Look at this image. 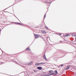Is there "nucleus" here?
Listing matches in <instances>:
<instances>
[{
    "label": "nucleus",
    "mask_w": 76,
    "mask_h": 76,
    "mask_svg": "<svg viewBox=\"0 0 76 76\" xmlns=\"http://www.w3.org/2000/svg\"><path fill=\"white\" fill-rule=\"evenodd\" d=\"M11 61H12V62H14L15 63H16V64H18V65H19L20 66H22V67H24V66L20 65V64H19L18 63V62H16L15 61V60H13V59H12L11 60Z\"/></svg>",
    "instance_id": "nucleus-1"
},
{
    "label": "nucleus",
    "mask_w": 76,
    "mask_h": 76,
    "mask_svg": "<svg viewBox=\"0 0 76 76\" xmlns=\"http://www.w3.org/2000/svg\"><path fill=\"white\" fill-rule=\"evenodd\" d=\"M0 31H1V30L0 29Z\"/></svg>",
    "instance_id": "nucleus-24"
},
{
    "label": "nucleus",
    "mask_w": 76,
    "mask_h": 76,
    "mask_svg": "<svg viewBox=\"0 0 76 76\" xmlns=\"http://www.w3.org/2000/svg\"><path fill=\"white\" fill-rule=\"evenodd\" d=\"M44 59L46 60V61H48L47 59L46 58V57L44 58Z\"/></svg>",
    "instance_id": "nucleus-14"
},
{
    "label": "nucleus",
    "mask_w": 76,
    "mask_h": 76,
    "mask_svg": "<svg viewBox=\"0 0 76 76\" xmlns=\"http://www.w3.org/2000/svg\"><path fill=\"white\" fill-rule=\"evenodd\" d=\"M37 69H38V70H41L42 68L41 66H38L37 67Z\"/></svg>",
    "instance_id": "nucleus-4"
},
{
    "label": "nucleus",
    "mask_w": 76,
    "mask_h": 76,
    "mask_svg": "<svg viewBox=\"0 0 76 76\" xmlns=\"http://www.w3.org/2000/svg\"><path fill=\"white\" fill-rule=\"evenodd\" d=\"M34 35L35 38H39V37H40V36L38 34H35Z\"/></svg>",
    "instance_id": "nucleus-3"
},
{
    "label": "nucleus",
    "mask_w": 76,
    "mask_h": 76,
    "mask_svg": "<svg viewBox=\"0 0 76 76\" xmlns=\"http://www.w3.org/2000/svg\"><path fill=\"white\" fill-rule=\"evenodd\" d=\"M38 65H40V63H38V64H35V66H38Z\"/></svg>",
    "instance_id": "nucleus-13"
},
{
    "label": "nucleus",
    "mask_w": 76,
    "mask_h": 76,
    "mask_svg": "<svg viewBox=\"0 0 76 76\" xmlns=\"http://www.w3.org/2000/svg\"><path fill=\"white\" fill-rule=\"evenodd\" d=\"M50 75H57L55 73H51L50 74Z\"/></svg>",
    "instance_id": "nucleus-6"
},
{
    "label": "nucleus",
    "mask_w": 76,
    "mask_h": 76,
    "mask_svg": "<svg viewBox=\"0 0 76 76\" xmlns=\"http://www.w3.org/2000/svg\"><path fill=\"white\" fill-rule=\"evenodd\" d=\"M45 16H46V15H45V17H44V18H45Z\"/></svg>",
    "instance_id": "nucleus-22"
},
{
    "label": "nucleus",
    "mask_w": 76,
    "mask_h": 76,
    "mask_svg": "<svg viewBox=\"0 0 76 76\" xmlns=\"http://www.w3.org/2000/svg\"><path fill=\"white\" fill-rule=\"evenodd\" d=\"M42 76H50V75H43Z\"/></svg>",
    "instance_id": "nucleus-12"
},
{
    "label": "nucleus",
    "mask_w": 76,
    "mask_h": 76,
    "mask_svg": "<svg viewBox=\"0 0 76 76\" xmlns=\"http://www.w3.org/2000/svg\"><path fill=\"white\" fill-rule=\"evenodd\" d=\"M18 24H19V25H22V24H20V23H17Z\"/></svg>",
    "instance_id": "nucleus-18"
},
{
    "label": "nucleus",
    "mask_w": 76,
    "mask_h": 76,
    "mask_svg": "<svg viewBox=\"0 0 76 76\" xmlns=\"http://www.w3.org/2000/svg\"><path fill=\"white\" fill-rule=\"evenodd\" d=\"M60 35H61V34H60Z\"/></svg>",
    "instance_id": "nucleus-25"
},
{
    "label": "nucleus",
    "mask_w": 76,
    "mask_h": 76,
    "mask_svg": "<svg viewBox=\"0 0 76 76\" xmlns=\"http://www.w3.org/2000/svg\"><path fill=\"white\" fill-rule=\"evenodd\" d=\"M26 50H27V51H31V50L29 48H27L26 49Z\"/></svg>",
    "instance_id": "nucleus-8"
},
{
    "label": "nucleus",
    "mask_w": 76,
    "mask_h": 76,
    "mask_svg": "<svg viewBox=\"0 0 76 76\" xmlns=\"http://www.w3.org/2000/svg\"><path fill=\"white\" fill-rule=\"evenodd\" d=\"M43 57H45V56H43Z\"/></svg>",
    "instance_id": "nucleus-23"
},
{
    "label": "nucleus",
    "mask_w": 76,
    "mask_h": 76,
    "mask_svg": "<svg viewBox=\"0 0 76 76\" xmlns=\"http://www.w3.org/2000/svg\"><path fill=\"white\" fill-rule=\"evenodd\" d=\"M46 29H48V28L47 27H46Z\"/></svg>",
    "instance_id": "nucleus-19"
},
{
    "label": "nucleus",
    "mask_w": 76,
    "mask_h": 76,
    "mask_svg": "<svg viewBox=\"0 0 76 76\" xmlns=\"http://www.w3.org/2000/svg\"><path fill=\"white\" fill-rule=\"evenodd\" d=\"M58 59V58L57 57H54L53 58V59H54V60H55V61H57Z\"/></svg>",
    "instance_id": "nucleus-5"
},
{
    "label": "nucleus",
    "mask_w": 76,
    "mask_h": 76,
    "mask_svg": "<svg viewBox=\"0 0 76 76\" xmlns=\"http://www.w3.org/2000/svg\"><path fill=\"white\" fill-rule=\"evenodd\" d=\"M53 70H50L49 71V73H53Z\"/></svg>",
    "instance_id": "nucleus-10"
},
{
    "label": "nucleus",
    "mask_w": 76,
    "mask_h": 76,
    "mask_svg": "<svg viewBox=\"0 0 76 76\" xmlns=\"http://www.w3.org/2000/svg\"><path fill=\"white\" fill-rule=\"evenodd\" d=\"M72 35L73 37H75V36H76V34H73Z\"/></svg>",
    "instance_id": "nucleus-15"
},
{
    "label": "nucleus",
    "mask_w": 76,
    "mask_h": 76,
    "mask_svg": "<svg viewBox=\"0 0 76 76\" xmlns=\"http://www.w3.org/2000/svg\"><path fill=\"white\" fill-rule=\"evenodd\" d=\"M72 65H68L67 66V68H66V70H69V68H71V67H72Z\"/></svg>",
    "instance_id": "nucleus-2"
},
{
    "label": "nucleus",
    "mask_w": 76,
    "mask_h": 76,
    "mask_svg": "<svg viewBox=\"0 0 76 76\" xmlns=\"http://www.w3.org/2000/svg\"><path fill=\"white\" fill-rule=\"evenodd\" d=\"M46 63H40V65H41V64H45Z\"/></svg>",
    "instance_id": "nucleus-9"
},
{
    "label": "nucleus",
    "mask_w": 76,
    "mask_h": 76,
    "mask_svg": "<svg viewBox=\"0 0 76 76\" xmlns=\"http://www.w3.org/2000/svg\"><path fill=\"white\" fill-rule=\"evenodd\" d=\"M55 73H56V74H58V72H57V70H56L55 71Z\"/></svg>",
    "instance_id": "nucleus-11"
},
{
    "label": "nucleus",
    "mask_w": 76,
    "mask_h": 76,
    "mask_svg": "<svg viewBox=\"0 0 76 76\" xmlns=\"http://www.w3.org/2000/svg\"><path fill=\"white\" fill-rule=\"evenodd\" d=\"M37 71H34V73H35V72H36Z\"/></svg>",
    "instance_id": "nucleus-21"
},
{
    "label": "nucleus",
    "mask_w": 76,
    "mask_h": 76,
    "mask_svg": "<svg viewBox=\"0 0 76 76\" xmlns=\"http://www.w3.org/2000/svg\"><path fill=\"white\" fill-rule=\"evenodd\" d=\"M28 64V65H31V63H30L29 64Z\"/></svg>",
    "instance_id": "nucleus-20"
},
{
    "label": "nucleus",
    "mask_w": 76,
    "mask_h": 76,
    "mask_svg": "<svg viewBox=\"0 0 76 76\" xmlns=\"http://www.w3.org/2000/svg\"><path fill=\"white\" fill-rule=\"evenodd\" d=\"M68 36H69V34H67L65 35V37H67Z\"/></svg>",
    "instance_id": "nucleus-16"
},
{
    "label": "nucleus",
    "mask_w": 76,
    "mask_h": 76,
    "mask_svg": "<svg viewBox=\"0 0 76 76\" xmlns=\"http://www.w3.org/2000/svg\"><path fill=\"white\" fill-rule=\"evenodd\" d=\"M41 32H42V33L43 34H46V32L45 31H44L43 30Z\"/></svg>",
    "instance_id": "nucleus-7"
},
{
    "label": "nucleus",
    "mask_w": 76,
    "mask_h": 76,
    "mask_svg": "<svg viewBox=\"0 0 76 76\" xmlns=\"http://www.w3.org/2000/svg\"><path fill=\"white\" fill-rule=\"evenodd\" d=\"M63 66H64L63 64H62L61 65V67H63Z\"/></svg>",
    "instance_id": "nucleus-17"
}]
</instances>
